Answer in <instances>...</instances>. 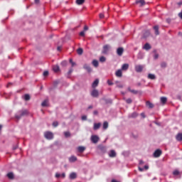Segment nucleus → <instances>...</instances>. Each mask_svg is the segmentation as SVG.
Masks as SVG:
<instances>
[{
  "label": "nucleus",
  "instance_id": "nucleus-53",
  "mask_svg": "<svg viewBox=\"0 0 182 182\" xmlns=\"http://www.w3.org/2000/svg\"><path fill=\"white\" fill-rule=\"evenodd\" d=\"M89 29V27L87 26H85L84 31H87Z\"/></svg>",
  "mask_w": 182,
  "mask_h": 182
},
{
  "label": "nucleus",
  "instance_id": "nucleus-48",
  "mask_svg": "<svg viewBox=\"0 0 182 182\" xmlns=\"http://www.w3.org/2000/svg\"><path fill=\"white\" fill-rule=\"evenodd\" d=\"M100 19H103V18H105V14H100Z\"/></svg>",
  "mask_w": 182,
  "mask_h": 182
},
{
  "label": "nucleus",
  "instance_id": "nucleus-33",
  "mask_svg": "<svg viewBox=\"0 0 182 182\" xmlns=\"http://www.w3.org/2000/svg\"><path fill=\"white\" fill-rule=\"evenodd\" d=\"M107 127H109V123H108L107 122H105L103 123V129H104L105 130H106V129H107Z\"/></svg>",
  "mask_w": 182,
  "mask_h": 182
},
{
  "label": "nucleus",
  "instance_id": "nucleus-36",
  "mask_svg": "<svg viewBox=\"0 0 182 182\" xmlns=\"http://www.w3.org/2000/svg\"><path fill=\"white\" fill-rule=\"evenodd\" d=\"M77 53L78 55H82L83 53V49L82 48H78L77 50Z\"/></svg>",
  "mask_w": 182,
  "mask_h": 182
},
{
  "label": "nucleus",
  "instance_id": "nucleus-58",
  "mask_svg": "<svg viewBox=\"0 0 182 182\" xmlns=\"http://www.w3.org/2000/svg\"><path fill=\"white\" fill-rule=\"evenodd\" d=\"M144 164V162L142 160L139 161V164Z\"/></svg>",
  "mask_w": 182,
  "mask_h": 182
},
{
  "label": "nucleus",
  "instance_id": "nucleus-46",
  "mask_svg": "<svg viewBox=\"0 0 182 182\" xmlns=\"http://www.w3.org/2000/svg\"><path fill=\"white\" fill-rule=\"evenodd\" d=\"M72 72H73V68H70V69L69 70V71H68V75H70L72 73Z\"/></svg>",
  "mask_w": 182,
  "mask_h": 182
},
{
  "label": "nucleus",
  "instance_id": "nucleus-30",
  "mask_svg": "<svg viewBox=\"0 0 182 182\" xmlns=\"http://www.w3.org/2000/svg\"><path fill=\"white\" fill-rule=\"evenodd\" d=\"M92 65L95 66V68H97L99 66V61L94 60L92 61Z\"/></svg>",
  "mask_w": 182,
  "mask_h": 182
},
{
  "label": "nucleus",
  "instance_id": "nucleus-14",
  "mask_svg": "<svg viewBox=\"0 0 182 182\" xmlns=\"http://www.w3.org/2000/svg\"><path fill=\"white\" fill-rule=\"evenodd\" d=\"M146 106H147L149 109H153V107H154V105H153L150 101H146Z\"/></svg>",
  "mask_w": 182,
  "mask_h": 182
},
{
  "label": "nucleus",
  "instance_id": "nucleus-49",
  "mask_svg": "<svg viewBox=\"0 0 182 182\" xmlns=\"http://www.w3.org/2000/svg\"><path fill=\"white\" fill-rule=\"evenodd\" d=\"M87 117H86L85 115H83L82 117V120H87Z\"/></svg>",
  "mask_w": 182,
  "mask_h": 182
},
{
  "label": "nucleus",
  "instance_id": "nucleus-20",
  "mask_svg": "<svg viewBox=\"0 0 182 182\" xmlns=\"http://www.w3.org/2000/svg\"><path fill=\"white\" fill-rule=\"evenodd\" d=\"M176 139L178 141H182V133H179L176 135Z\"/></svg>",
  "mask_w": 182,
  "mask_h": 182
},
{
  "label": "nucleus",
  "instance_id": "nucleus-40",
  "mask_svg": "<svg viewBox=\"0 0 182 182\" xmlns=\"http://www.w3.org/2000/svg\"><path fill=\"white\" fill-rule=\"evenodd\" d=\"M173 176H178V174H180V171H178V170H175L173 172Z\"/></svg>",
  "mask_w": 182,
  "mask_h": 182
},
{
  "label": "nucleus",
  "instance_id": "nucleus-18",
  "mask_svg": "<svg viewBox=\"0 0 182 182\" xmlns=\"http://www.w3.org/2000/svg\"><path fill=\"white\" fill-rule=\"evenodd\" d=\"M99 149H100V151H101V153H102V154H105V153H106V151H107L106 147H105V146H99Z\"/></svg>",
  "mask_w": 182,
  "mask_h": 182
},
{
  "label": "nucleus",
  "instance_id": "nucleus-9",
  "mask_svg": "<svg viewBox=\"0 0 182 182\" xmlns=\"http://www.w3.org/2000/svg\"><path fill=\"white\" fill-rule=\"evenodd\" d=\"M108 156H109V157H111V158L116 157V156H117L116 151L115 150L109 151V152L108 153Z\"/></svg>",
  "mask_w": 182,
  "mask_h": 182
},
{
  "label": "nucleus",
  "instance_id": "nucleus-31",
  "mask_svg": "<svg viewBox=\"0 0 182 182\" xmlns=\"http://www.w3.org/2000/svg\"><path fill=\"white\" fill-rule=\"evenodd\" d=\"M154 59H155V60L159 59V53H157V50H154Z\"/></svg>",
  "mask_w": 182,
  "mask_h": 182
},
{
  "label": "nucleus",
  "instance_id": "nucleus-41",
  "mask_svg": "<svg viewBox=\"0 0 182 182\" xmlns=\"http://www.w3.org/2000/svg\"><path fill=\"white\" fill-rule=\"evenodd\" d=\"M70 63H71L72 68L76 66V63L73 62L72 59H70Z\"/></svg>",
  "mask_w": 182,
  "mask_h": 182
},
{
  "label": "nucleus",
  "instance_id": "nucleus-8",
  "mask_svg": "<svg viewBox=\"0 0 182 182\" xmlns=\"http://www.w3.org/2000/svg\"><path fill=\"white\" fill-rule=\"evenodd\" d=\"M124 52V49L123 48L120 47L117 49V54L118 56H122L123 55V53Z\"/></svg>",
  "mask_w": 182,
  "mask_h": 182
},
{
  "label": "nucleus",
  "instance_id": "nucleus-3",
  "mask_svg": "<svg viewBox=\"0 0 182 182\" xmlns=\"http://www.w3.org/2000/svg\"><path fill=\"white\" fill-rule=\"evenodd\" d=\"M143 69H144V65H135V71L137 73H141V72H143Z\"/></svg>",
  "mask_w": 182,
  "mask_h": 182
},
{
  "label": "nucleus",
  "instance_id": "nucleus-57",
  "mask_svg": "<svg viewBox=\"0 0 182 182\" xmlns=\"http://www.w3.org/2000/svg\"><path fill=\"white\" fill-rule=\"evenodd\" d=\"M178 16H179V18H181V19H182V13H179Z\"/></svg>",
  "mask_w": 182,
  "mask_h": 182
},
{
  "label": "nucleus",
  "instance_id": "nucleus-37",
  "mask_svg": "<svg viewBox=\"0 0 182 182\" xmlns=\"http://www.w3.org/2000/svg\"><path fill=\"white\" fill-rule=\"evenodd\" d=\"M117 87L122 89V88H123V85L119 82H117Z\"/></svg>",
  "mask_w": 182,
  "mask_h": 182
},
{
  "label": "nucleus",
  "instance_id": "nucleus-60",
  "mask_svg": "<svg viewBox=\"0 0 182 182\" xmlns=\"http://www.w3.org/2000/svg\"><path fill=\"white\" fill-rule=\"evenodd\" d=\"M36 4H39V0H35Z\"/></svg>",
  "mask_w": 182,
  "mask_h": 182
},
{
  "label": "nucleus",
  "instance_id": "nucleus-55",
  "mask_svg": "<svg viewBox=\"0 0 182 182\" xmlns=\"http://www.w3.org/2000/svg\"><path fill=\"white\" fill-rule=\"evenodd\" d=\"M166 22H167L168 23H170V22H171V19L167 18V19H166Z\"/></svg>",
  "mask_w": 182,
  "mask_h": 182
},
{
  "label": "nucleus",
  "instance_id": "nucleus-64",
  "mask_svg": "<svg viewBox=\"0 0 182 182\" xmlns=\"http://www.w3.org/2000/svg\"><path fill=\"white\" fill-rule=\"evenodd\" d=\"M141 114L142 117H144V114L141 113Z\"/></svg>",
  "mask_w": 182,
  "mask_h": 182
},
{
  "label": "nucleus",
  "instance_id": "nucleus-39",
  "mask_svg": "<svg viewBox=\"0 0 182 182\" xmlns=\"http://www.w3.org/2000/svg\"><path fill=\"white\" fill-rule=\"evenodd\" d=\"M64 136H65V137H70V132H64Z\"/></svg>",
  "mask_w": 182,
  "mask_h": 182
},
{
  "label": "nucleus",
  "instance_id": "nucleus-22",
  "mask_svg": "<svg viewBox=\"0 0 182 182\" xmlns=\"http://www.w3.org/2000/svg\"><path fill=\"white\" fill-rule=\"evenodd\" d=\"M127 69H129V64H123L122 66V70H127Z\"/></svg>",
  "mask_w": 182,
  "mask_h": 182
},
{
  "label": "nucleus",
  "instance_id": "nucleus-2",
  "mask_svg": "<svg viewBox=\"0 0 182 182\" xmlns=\"http://www.w3.org/2000/svg\"><path fill=\"white\" fill-rule=\"evenodd\" d=\"M111 48L112 47L110 46V45L104 46L103 48H102V53H103L104 55H107V53H109V50H110Z\"/></svg>",
  "mask_w": 182,
  "mask_h": 182
},
{
  "label": "nucleus",
  "instance_id": "nucleus-19",
  "mask_svg": "<svg viewBox=\"0 0 182 182\" xmlns=\"http://www.w3.org/2000/svg\"><path fill=\"white\" fill-rule=\"evenodd\" d=\"M83 68L85 69V70L88 71V72H92V68H90V66L87 64H85L83 65Z\"/></svg>",
  "mask_w": 182,
  "mask_h": 182
},
{
  "label": "nucleus",
  "instance_id": "nucleus-13",
  "mask_svg": "<svg viewBox=\"0 0 182 182\" xmlns=\"http://www.w3.org/2000/svg\"><path fill=\"white\" fill-rule=\"evenodd\" d=\"M139 114H136V112H133L132 114H129L128 117L129 119H136Z\"/></svg>",
  "mask_w": 182,
  "mask_h": 182
},
{
  "label": "nucleus",
  "instance_id": "nucleus-5",
  "mask_svg": "<svg viewBox=\"0 0 182 182\" xmlns=\"http://www.w3.org/2000/svg\"><path fill=\"white\" fill-rule=\"evenodd\" d=\"M91 141H92V143L96 144V143H97V141H99V136L97 135H92L91 136Z\"/></svg>",
  "mask_w": 182,
  "mask_h": 182
},
{
  "label": "nucleus",
  "instance_id": "nucleus-25",
  "mask_svg": "<svg viewBox=\"0 0 182 182\" xmlns=\"http://www.w3.org/2000/svg\"><path fill=\"white\" fill-rule=\"evenodd\" d=\"M148 79H151V80H154L156 79V75L154 74H149Z\"/></svg>",
  "mask_w": 182,
  "mask_h": 182
},
{
  "label": "nucleus",
  "instance_id": "nucleus-34",
  "mask_svg": "<svg viewBox=\"0 0 182 182\" xmlns=\"http://www.w3.org/2000/svg\"><path fill=\"white\" fill-rule=\"evenodd\" d=\"M85 3V0H77L76 1V4H77V5H82V4H84Z\"/></svg>",
  "mask_w": 182,
  "mask_h": 182
},
{
  "label": "nucleus",
  "instance_id": "nucleus-27",
  "mask_svg": "<svg viewBox=\"0 0 182 182\" xmlns=\"http://www.w3.org/2000/svg\"><path fill=\"white\" fill-rule=\"evenodd\" d=\"M154 29L155 31V35H160V33L159 32V26H154Z\"/></svg>",
  "mask_w": 182,
  "mask_h": 182
},
{
  "label": "nucleus",
  "instance_id": "nucleus-56",
  "mask_svg": "<svg viewBox=\"0 0 182 182\" xmlns=\"http://www.w3.org/2000/svg\"><path fill=\"white\" fill-rule=\"evenodd\" d=\"M139 171H144V168L139 167Z\"/></svg>",
  "mask_w": 182,
  "mask_h": 182
},
{
  "label": "nucleus",
  "instance_id": "nucleus-62",
  "mask_svg": "<svg viewBox=\"0 0 182 182\" xmlns=\"http://www.w3.org/2000/svg\"><path fill=\"white\" fill-rule=\"evenodd\" d=\"M12 85V83L9 82L8 85H7V87H9V85Z\"/></svg>",
  "mask_w": 182,
  "mask_h": 182
},
{
  "label": "nucleus",
  "instance_id": "nucleus-54",
  "mask_svg": "<svg viewBox=\"0 0 182 182\" xmlns=\"http://www.w3.org/2000/svg\"><path fill=\"white\" fill-rule=\"evenodd\" d=\"M144 168L145 170H149V165H145Z\"/></svg>",
  "mask_w": 182,
  "mask_h": 182
},
{
  "label": "nucleus",
  "instance_id": "nucleus-38",
  "mask_svg": "<svg viewBox=\"0 0 182 182\" xmlns=\"http://www.w3.org/2000/svg\"><path fill=\"white\" fill-rule=\"evenodd\" d=\"M100 62H106V58L105 56H102L100 58Z\"/></svg>",
  "mask_w": 182,
  "mask_h": 182
},
{
  "label": "nucleus",
  "instance_id": "nucleus-24",
  "mask_svg": "<svg viewBox=\"0 0 182 182\" xmlns=\"http://www.w3.org/2000/svg\"><path fill=\"white\" fill-rule=\"evenodd\" d=\"M77 150L80 153H83L86 150V148L85 146H79Z\"/></svg>",
  "mask_w": 182,
  "mask_h": 182
},
{
  "label": "nucleus",
  "instance_id": "nucleus-29",
  "mask_svg": "<svg viewBox=\"0 0 182 182\" xmlns=\"http://www.w3.org/2000/svg\"><path fill=\"white\" fill-rule=\"evenodd\" d=\"M129 92H131V93H133L134 95H137L139 93V91L132 90L130 87H128Z\"/></svg>",
  "mask_w": 182,
  "mask_h": 182
},
{
  "label": "nucleus",
  "instance_id": "nucleus-15",
  "mask_svg": "<svg viewBox=\"0 0 182 182\" xmlns=\"http://www.w3.org/2000/svg\"><path fill=\"white\" fill-rule=\"evenodd\" d=\"M115 75L117 77H122V76H123V73L122 72V70H118L116 71Z\"/></svg>",
  "mask_w": 182,
  "mask_h": 182
},
{
  "label": "nucleus",
  "instance_id": "nucleus-6",
  "mask_svg": "<svg viewBox=\"0 0 182 182\" xmlns=\"http://www.w3.org/2000/svg\"><path fill=\"white\" fill-rule=\"evenodd\" d=\"M91 96H92V97H99V91L97 90H93L91 92Z\"/></svg>",
  "mask_w": 182,
  "mask_h": 182
},
{
  "label": "nucleus",
  "instance_id": "nucleus-21",
  "mask_svg": "<svg viewBox=\"0 0 182 182\" xmlns=\"http://www.w3.org/2000/svg\"><path fill=\"white\" fill-rule=\"evenodd\" d=\"M160 100H161V102L162 103V105H166V103L167 102V97H161Z\"/></svg>",
  "mask_w": 182,
  "mask_h": 182
},
{
  "label": "nucleus",
  "instance_id": "nucleus-45",
  "mask_svg": "<svg viewBox=\"0 0 182 182\" xmlns=\"http://www.w3.org/2000/svg\"><path fill=\"white\" fill-rule=\"evenodd\" d=\"M59 177H61V174L59 173H55V178H59Z\"/></svg>",
  "mask_w": 182,
  "mask_h": 182
},
{
  "label": "nucleus",
  "instance_id": "nucleus-52",
  "mask_svg": "<svg viewBox=\"0 0 182 182\" xmlns=\"http://www.w3.org/2000/svg\"><path fill=\"white\" fill-rule=\"evenodd\" d=\"M61 177L62 178H65V177H66V175L65 174V173L61 174Z\"/></svg>",
  "mask_w": 182,
  "mask_h": 182
},
{
  "label": "nucleus",
  "instance_id": "nucleus-16",
  "mask_svg": "<svg viewBox=\"0 0 182 182\" xmlns=\"http://www.w3.org/2000/svg\"><path fill=\"white\" fill-rule=\"evenodd\" d=\"M77 161V158L75 156H72L71 157L69 158V161L70 163H75V161Z\"/></svg>",
  "mask_w": 182,
  "mask_h": 182
},
{
  "label": "nucleus",
  "instance_id": "nucleus-23",
  "mask_svg": "<svg viewBox=\"0 0 182 182\" xmlns=\"http://www.w3.org/2000/svg\"><path fill=\"white\" fill-rule=\"evenodd\" d=\"M136 2V4H140V6H144V5H146V1H144V0H139Z\"/></svg>",
  "mask_w": 182,
  "mask_h": 182
},
{
  "label": "nucleus",
  "instance_id": "nucleus-43",
  "mask_svg": "<svg viewBox=\"0 0 182 182\" xmlns=\"http://www.w3.org/2000/svg\"><path fill=\"white\" fill-rule=\"evenodd\" d=\"M126 102H127V103H128V105H130V103H132V99L129 98V99L126 100Z\"/></svg>",
  "mask_w": 182,
  "mask_h": 182
},
{
  "label": "nucleus",
  "instance_id": "nucleus-59",
  "mask_svg": "<svg viewBox=\"0 0 182 182\" xmlns=\"http://www.w3.org/2000/svg\"><path fill=\"white\" fill-rule=\"evenodd\" d=\"M62 65H63L64 66L66 65V61L63 62Z\"/></svg>",
  "mask_w": 182,
  "mask_h": 182
},
{
  "label": "nucleus",
  "instance_id": "nucleus-11",
  "mask_svg": "<svg viewBox=\"0 0 182 182\" xmlns=\"http://www.w3.org/2000/svg\"><path fill=\"white\" fill-rule=\"evenodd\" d=\"M41 106L43 107H48L49 106V100H45L42 103Z\"/></svg>",
  "mask_w": 182,
  "mask_h": 182
},
{
  "label": "nucleus",
  "instance_id": "nucleus-42",
  "mask_svg": "<svg viewBox=\"0 0 182 182\" xmlns=\"http://www.w3.org/2000/svg\"><path fill=\"white\" fill-rule=\"evenodd\" d=\"M53 127H58V126H59V123L55 121V122H53Z\"/></svg>",
  "mask_w": 182,
  "mask_h": 182
},
{
  "label": "nucleus",
  "instance_id": "nucleus-50",
  "mask_svg": "<svg viewBox=\"0 0 182 182\" xmlns=\"http://www.w3.org/2000/svg\"><path fill=\"white\" fill-rule=\"evenodd\" d=\"M80 36H85V31H81V32L80 33Z\"/></svg>",
  "mask_w": 182,
  "mask_h": 182
},
{
  "label": "nucleus",
  "instance_id": "nucleus-4",
  "mask_svg": "<svg viewBox=\"0 0 182 182\" xmlns=\"http://www.w3.org/2000/svg\"><path fill=\"white\" fill-rule=\"evenodd\" d=\"M44 136L48 140H52V139H53V133L50 132H46L44 133Z\"/></svg>",
  "mask_w": 182,
  "mask_h": 182
},
{
  "label": "nucleus",
  "instance_id": "nucleus-51",
  "mask_svg": "<svg viewBox=\"0 0 182 182\" xmlns=\"http://www.w3.org/2000/svg\"><path fill=\"white\" fill-rule=\"evenodd\" d=\"M107 83H108V85H109V86H112V85H113V82H112V81H110V80H108Z\"/></svg>",
  "mask_w": 182,
  "mask_h": 182
},
{
  "label": "nucleus",
  "instance_id": "nucleus-28",
  "mask_svg": "<svg viewBox=\"0 0 182 182\" xmlns=\"http://www.w3.org/2000/svg\"><path fill=\"white\" fill-rule=\"evenodd\" d=\"M23 99L24 100H26V102H28V100H31V96L28 94H26L23 96Z\"/></svg>",
  "mask_w": 182,
  "mask_h": 182
},
{
  "label": "nucleus",
  "instance_id": "nucleus-7",
  "mask_svg": "<svg viewBox=\"0 0 182 182\" xmlns=\"http://www.w3.org/2000/svg\"><path fill=\"white\" fill-rule=\"evenodd\" d=\"M161 150L160 149H156L154 152V157H160V156H161Z\"/></svg>",
  "mask_w": 182,
  "mask_h": 182
},
{
  "label": "nucleus",
  "instance_id": "nucleus-32",
  "mask_svg": "<svg viewBox=\"0 0 182 182\" xmlns=\"http://www.w3.org/2000/svg\"><path fill=\"white\" fill-rule=\"evenodd\" d=\"M53 70L54 72H59L60 68H59L58 65H54V66L53 67Z\"/></svg>",
  "mask_w": 182,
  "mask_h": 182
},
{
  "label": "nucleus",
  "instance_id": "nucleus-12",
  "mask_svg": "<svg viewBox=\"0 0 182 182\" xmlns=\"http://www.w3.org/2000/svg\"><path fill=\"white\" fill-rule=\"evenodd\" d=\"M77 178V174L75 172H73L70 174V180H75V178Z\"/></svg>",
  "mask_w": 182,
  "mask_h": 182
},
{
  "label": "nucleus",
  "instance_id": "nucleus-35",
  "mask_svg": "<svg viewBox=\"0 0 182 182\" xmlns=\"http://www.w3.org/2000/svg\"><path fill=\"white\" fill-rule=\"evenodd\" d=\"M7 177H9V178H10V179L14 178V173H12V172L9 173L7 174Z\"/></svg>",
  "mask_w": 182,
  "mask_h": 182
},
{
  "label": "nucleus",
  "instance_id": "nucleus-44",
  "mask_svg": "<svg viewBox=\"0 0 182 182\" xmlns=\"http://www.w3.org/2000/svg\"><path fill=\"white\" fill-rule=\"evenodd\" d=\"M161 68H166L167 66V64L166 63H162L161 64Z\"/></svg>",
  "mask_w": 182,
  "mask_h": 182
},
{
  "label": "nucleus",
  "instance_id": "nucleus-63",
  "mask_svg": "<svg viewBox=\"0 0 182 182\" xmlns=\"http://www.w3.org/2000/svg\"><path fill=\"white\" fill-rule=\"evenodd\" d=\"M94 114H97V111H94Z\"/></svg>",
  "mask_w": 182,
  "mask_h": 182
},
{
  "label": "nucleus",
  "instance_id": "nucleus-17",
  "mask_svg": "<svg viewBox=\"0 0 182 182\" xmlns=\"http://www.w3.org/2000/svg\"><path fill=\"white\" fill-rule=\"evenodd\" d=\"M100 126H102V124L100 123H95L94 124V130H99L100 129Z\"/></svg>",
  "mask_w": 182,
  "mask_h": 182
},
{
  "label": "nucleus",
  "instance_id": "nucleus-47",
  "mask_svg": "<svg viewBox=\"0 0 182 182\" xmlns=\"http://www.w3.org/2000/svg\"><path fill=\"white\" fill-rule=\"evenodd\" d=\"M48 75H49V72H48V71H44V73H43V76H48Z\"/></svg>",
  "mask_w": 182,
  "mask_h": 182
},
{
  "label": "nucleus",
  "instance_id": "nucleus-61",
  "mask_svg": "<svg viewBox=\"0 0 182 182\" xmlns=\"http://www.w3.org/2000/svg\"><path fill=\"white\" fill-rule=\"evenodd\" d=\"M88 109H93V106L90 105V107H88Z\"/></svg>",
  "mask_w": 182,
  "mask_h": 182
},
{
  "label": "nucleus",
  "instance_id": "nucleus-10",
  "mask_svg": "<svg viewBox=\"0 0 182 182\" xmlns=\"http://www.w3.org/2000/svg\"><path fill=\"white\" fill-rule=\"evenodd\" d=\"M142 49H144V50H150V49H151V46H150V44L149 43H146L142 47Z\"/></svg>",
  "mask_w": 182,
  "mask_h": 182
},
{
  "label": "nucleus",
  "instance_id": "nucleus-1",
  "mask_svg": "<svg viewBox=\"0 0 182 182\" xmlns=\"http://www.w3.org/2000/svg\"><path fill=\"white\" fill-rule=\"evenodd\" d=\"M26 114H28V110L24 109L19 111L18 114H16V119H17V120H19L21 117H23V116H26Z\"/></svg>",
  "mask_w": 182,
  "mask_h": 182
},
{
  "label": "nucleus",
  "instance_id": "nucleus-26",
  "mask_svg": "<svg viewBox=\"0 0 182 182\" xmlns=\"http://www.w3.org/2000/svg\"><path fill=\"white\" fill-rule=\"evenodd\" d=\"M97 85H99V80L97 79L92 83V87H97Z\"/></svg>",
  "mask_w": 182,
  "mask_h": 182
}]
</instances>
